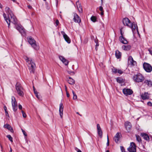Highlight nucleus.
<instances>
[{
    "label": "nucleus",
    "instance_id": "45",
    "mask_svg": "<svg viewBox=\"0 0 152 152\" xmlns=\"http://www.w3.org/2000/svg\"><path fill=\"white\" fill-rule=\"evenodd\" d=\"M118 73L121 74L123 73V72L120 69H118Z\"/></svg>",
    "mask_w": 152,
    "mask_h": 152
},
{
    "label": "nucleus",
    "instance_id": "46",
    "mask_svg": "<svg viewBox=\"0 0 152 152\" xmlns=\"http://www.w3.org/2000/svg\"><path fill=\"white\" fill-rule=\"evenodd\" d=\"M68 73L71 75H73L74 74V73L72 71H68Z\"/></svg>",
    "mask_w": 152,
    "mask_h": 152
},
{
    "label": "nucleus",
    "instance_id": "25",
    "mask_svg": "<svg viewBox=\"0 0 152 152\" xmlns=\"http://www.w3.org/2000/svg\"><path fill=\"white\" fill-rule=\"evenodd\" d=\"M68 83L70 84L73 85L75 83V81L73 79L69 77L68 80Z\"/></svg>",
    "mask_w": 152,
    "mask_h": 152
},
{
    "label": "nucleus",
    "instance_id": "6",
    "mask_svg": "<svg viewBox=\"0 0 152 152\" xmlns=\"http://www.w3.org/2000/svg\"><path fill=\"white\" fill-rule=\"evenodd\" d=\"M11 103L13 110L14 112H15L18 109L17 103L15 98L14 96H12Z\"/></svg>",
    "mask_w": 152,
    "mask_h": 152
},
{
    "label": "nucleus",
    "instance_id": "11",
    "mask_svg": "<svg viewBox=\"0 0 152 152\" xmlns=\"http://www.w3.org/2000/svg\"><path fill=\"white\" fill-rule=\"evenodd\" d=\"M10 16L11 17V19H10V22H11L15 25V26L16 24H18L17 23V19L13 14H11Z\"/></svg>",
    "mask_w": 152,
    "mask_h": 152
},
{
    "label": "nucleus",
    "instance_id": "55",
    "mask_svg": "<svg viewBox=\"0 0 152 152\" xmlns=\"http://www.w3.org/2000/svg\"><path fill=\"white\" fill-rule=\"evenodd\" d=\"M120 33H121V36H123V33H122V28L120 30Z\"/></svg>",
    "mask_w": 152,
    "mask_h": 152
},
{
    "label": "nucleus",
    "instance_id": "10",
    "mask_svg": "<svg viewBox=\"0 0 152 152\" xmlns=\"http://www.w3.org/2000/svg\"><path fill=\"white\" fill-rule=\"evenodd\" d=\"M123 92L125 95L127 96L131 95L133 91L130 89L124 88L123 90Z\"/></svg>",
    "mask_w": 152,
    "mask_h": 152
},
{
    "label": "nucleus",
    "instance_id": "56",
    "mask_svg": "<svg viewBox=\"0 0 152 152\" xmlns=\"http://www.w3.org/2000/svg\"><path fill=\"white\" fill-rule=\"evenodd\" d=\"M100 14H101V15L102 16L103 15H104V11H101V12L100 13Z\"/></svg>",
    "mask_w": 152,
    "mask_h": 152
},
{
    "label": "nucleus",
    "instance_id": "34",
    "mask_svg": "<svg viewBox=\"0 0 152 152\" xmlns=\"http://www.w3.org/2000/svg\"><path fill=\"white\" fill-rule=\"evenodd\" d=\"M136 139H137V141H138V142H140L141 141V138H140V136L138 135H136Z\"/></svg>",
    "mask_w": 152,
    "mask_h": 152
},
{
    "label": "nucleus",
    "instance_id": "52",
    "mask_svg": "<svg viewBox=\"0 0 152 152\" xmlns=\"http://www.w3.org/2000/svg\"><path fill=\"white\" fill-rule=\"evenodd\" d=\"M6 115L8 117H9V114L7 111L5 112Z\"/></svg>",
    "mask_w": 152,
    "mask_h": 152
},
{
    "label": "nucleus",
    "instance_id": "51",
    "mask_svg": "<svg viewBox=\"0 0 152 152\" xmlns=\"http://www.w3.org/2000/svg\"><path fill=\"white\" fill-rule=\"evenodd\" d=\"M59 23V21L58 20H56V26H57L58 25V24Z\"/></svg>",
    "mask_w": 152,
    "mask_h": 152
},
{
    "label": "nucleus",
    "instance_id": "13",
    "mask_svg": "<svg viewBox=\"0 0 152 152\" xmlns=\"http://www.w3.org/2000/svg\"><path fill=\"white\" fill-rule=\"evenodd\" d=\"M61 34L63 35V37L65 40L68 43H70L71 41L69 37L65 34V32L63 31L61 32Z\"/></svg>",
    "mask_w": 152,
    "mask_h": 152
},
{
    "label": "nucleus",
    "instance_id": "21",
    "mask_svg": "<svg viewBox=\"0 0 152 152\" xmlns=\"http://www.w3.org/2000/svg\"><path fill=\"white\" fill-rule=\"evenodd\" d=\"M119 40L123 44H126L128 43V41L123 36H120L119 37Z\"/></svg>",
    "mask_w": 152,
    "mask_h": 152
},
{
    "label": "nucleus",
    "instance_id": "38",
    "mask_svg": "<svg viewBox=\"0 0 152 152\" xmlns=\"http://www.w3.org/2000/svg\"><path fill=\"white\" fill-rule=\"evenodd\" d=\"M77 98V96L75 93L73 94V99L74 100L76 99Z\"/></svg>",
    "mask_w": 152,
    "mask_h": 152
},
{
    "label": "nucleus",
    "instance_id": "16",
    "mask_svg": "<svg viewBox=\"0 0 152 152\" xmlns=\"http://www.w3.org/2000/svg\"><path fill=\"white\" fill-rule=\"evenodd\" d=\"M140 96L142 99L143 100L148 99L149 98V94L147 92H145L144 94H141Z\"/></svg>",
    "mask_w": 152,
    "mask_h": 152
},
{
    "label": "nucleus",
    "instance_id": "32",
    "mask_svg": "<svg viewBox=\"0 0 152 152\" xmlns=\"http://www.w3.org/2000/svg\"><path fill=\"white\" fill-rule=\"evenodd\" d=\"M7 137L9 139V140L12 142H13L12 138L10 135H8Z\"/></svg>",
    "mask_w": 152,
    "mask_h": 152
},
{
    "label": "nucleus",
    "instance_id": "9",
    "mask_svg": "<svg viewBox=\"0 0 152 152\" xmlns=\"http://www.w3.org/2000/svg\"><path fill=\"white\" fill-rule=\"evenodd\" d=\"M136 146L133 142H131L130 146L128 148V150L130 152H135Z\"/></svg>",
    "mask_w": 152,
    "mask_h": 152
},
{
    "label": "nucleus",
    "instance_id": "59",
    "mask_svg": "<svg viewBox=\"0 0 152 152\" xmlns=\"http://www.w3.org/2000/svg\"><path fill=\"white\" fill-rule=\"evenodd\" d=\"M34 94L37 93H38L36 90L34 91Z\"/></svg>",
    "mask_w": 152,
    "mask_h": 152
},
{
    "label": "nucleus",
    "instance_id": "7",
    "mask_svg": "<svg viewBox=\"0 0 152 152\" xmlns=\"http://www.w3.org/2000/svg\"><path fill=\"white\" fill-rule=\"evenodd\" d=\"M15 28L18 30L22 35L25 34V29L20 24H18L15 26Z\"/></svg>",
    "mask_w": 152,
    "mask_h": 152
},
{
    "label": "nucleus",
    "instance_id": "31",
    "mask_svg": "<svg viewBox=\"0 0 152 152\" xmlns=\"http://www.w3.org/2000/svg\"><path fill=\"white\" fill-rule=\"evenodd\" d=\"M116 80L119 83H121L123 82L122 79L121 78L118 77L117 78Z\"/></svg>",
    "mask_w": 152,
    "mask_h": 152
},
{
    "label": "nucleus",
    "instance_id": "39",
    "mask_svg": "<svg viewBox=\"0 0 152 152\" xmlns=\"http://www.w3.org/2000/svg\"><path fill=\"white\" fill-rule=\"evenodd\" d=\"M120 148L122 152H126L125 151V150L124 147L123 146H120Z\"/></svg>",
    "mask_w": 152,
    "mask_h": 152
},
{
    "label": "nucleus",
    "instance_id": "29",
    "mask_svg": "<svg viewBox=\"0 0 152 152\" xmlns=\"http://www.w3.org/2000/svg\"><path fill=\"white\" fill-rule=\"evenodd\" d=\"M99 136L102 138V129L97 130Z\"/></svg>",
    "mask_w": 152,
    "mask_h": 152
},
{
    "label": "nucleus",
    "instance_id": "54",
    "mask_svg": "<svg viewBox=\"0 0 152 152\" xmlns=\"http://www.w3.org/2000/svg\"><path fill=\"white\" fill-rule=\"evenodd\" d=\"M66 96L67 97H69V93L67 92H66Z\"/></svg>",
    "mask_w": 152,
    "mask_h": 152
},
{
    "label": "nucleus",
    "instance_id": "61",
    "mask_svg": "<svg viewBox=\"0 0 152 152\" xmlns=\"http://www.w3.org/2000/svg\"><path fill=\"white\" fill-rule=\"evenodd\" d=\"M10 152H12V148L10 147Z\"/></svg>",
    "mask_w": 152,
    "mask_h": 152
},
{
    "label": "nucleus",
    "instance_id": "2",
    "mask_svg": "<svg viewBox=\"0 0 152 152\" xmlns=\"http://www.w3.org/2000/svg\"><path fill=\"white\" fill-rule=\"evenodd\" d=\"M122 22L124 26H127L130 28L132 30L133 34H135L136 25L135 24H133L131 22L130 20L128 18H124L122 20Z\"/></svg>",
    "mask_w": 152,
    "mask_h": 152
},
{
    "label": "nucleus",
    "instance_id": "30",
    "mask_svg": "<svg viewBox=\"0 0 152 152\" xmlns=\"http://www.w3.org/2000/svg\"><path fill=\"white\" fill-rule=\"evenodd\" d=\"M91 20L93 22H95L96 21V17L94 16H92L91 18Z\"/></svg>",
    "mask_w": 152,
    "mask_h": 152
},
{
    "label": "nucleus",
    "instance_id": "57",
    "mask_svg": "<svg viewBox=\"0 0 152 152\" xmlns=\"http://www.w3.org/2000/svg\"><path fill=\"white\" fill-rule=\"evenodd\" d=\"M28 8H29V9H31L32 8V7L30 6V5H28Z\"/></svg>",
    "mask_w": 152,
    "mask_h": 152
},
{
    "label": "nucleus",
    "instance_id": "28",
    "mask_svg": "<svg viewBox=\"0 0 152 152\" xmlns=\"http://www.w3.org/2000/svg\"><path fill=\"white\" fill-rule=\"evenodd\" d=\"M123 49L125 50H129L131 48V46L129 45L126 46L123 45L122 47Z\"/></svg>",
    "mask_w": 152,
    "mask_h": 152
},
{
    "label": "nucleus",
    "instance_id": "5",
    "mask_svg": "<svg viewBox=\"0 0 152 152\" xmlns=\"http://www.w3.org/2000/svg\"><path fill=\"white\" fill-rule=\"evenodd\" d=\"M28 41L29 43L34 49L37 50L39 49V46L37 44L34 39L31 37H30L28 38Z\"/></svg>",
    "mask_w": 152,
    "mask_h": 152
},
{
    "label": "nucleus",
    "instance_id": "20",
    "mask_svg": "<svg viewBox=\"0 0 152 152\" xmlns=\"http://www.w3.org/2000/svg\"><path fill=\"white\" fill-rule=\"evenodd\" d=\"M120 138V135L119 133H117L113 138L115 142L118 143Z\"/></svg>",
    "mask_w": 152,
    "mask_h": 152
},
{
    "label": "nucleus",
    "instance_id": "19",
    "mask_svg": "<svg viewBox=\"0 0 152 152\" xmlns=\"http://www.w3.org/2000/svg\"><path fill=\"white\" fill-rule=\"evenodd\" d=\"M3 16L5 20L8 24V27L9 28L10 24V20L9 18L8 17H8L6 15L5 13L3 14Z\"/></svg>",
    "mask_w": 152,
    "mask_h": 152
},
{
    "label": "nucleus",
    "instance_id": "41",
    "mask_svg": "<svg viewBox=\"0 0 152 152\" xmlns=\"http://www.w3.org/2000/svg\"><path fill=\"white\" fill-rule=\"evenodd\" d=\"M97 130H99L101 129L100 126L99 125V124H97Z\"/></svg>",
    "mask_w": 152,
    "mask_h": 152
},
{
    "label": "nucleus",
    "instance_id": "8",
    "mask_svg": "<svg viewBox=\"0 0 152 152\" xmlns=\"http://www.w3.org/2000/svg\"><path fill=\"white\" fill-rule=\"evenodd\" d=\"M143 67L145 71L147 72H150L152 70V66L148 63L145 62L144 63Z\"/></svg>",
    "mask_w": 152,
    "mask_h": 152
},
{
    "label": "nucleus",
    "instance_id": "14",
    "mask_svg": "<svg viewBox=\"0 0 152 152\" xmlns=\"http://www.w3.org/2000/svg\"><path fill=\"white\" fill-rule=\"evenodd\" d=\"M128 63L132 66H134L136 64V62L134 60L132 57L130 56L128 58Z\"/></svg>",
    "mask_w": 152,
    "mask_h": 152
},
{
    "label": "nucleus",
    "instance_id": "62",
    "mask_svg": "<svg viewBox=\"0 0 152 152\" xmlns=\"http://www.w3.org/2000/svg\"><path fill=\"white\" fill-rule=\"evenodd\" d=\"M77 152H82V151L78 149L77 151Z\"/></svg>",
    "mask_w": 152,
    "mask_h": 152
},
{
    "label": "nucleus",
    "instance_id": "4",
    "mask_svg": "<svg viewBox=\"0 0 152 152\" xmlns=\"http://www.w3.org/2000/svg\"><path fill=\"white\" fill-rule=\"evenodd\" d=\"M15 88L17 93L19 96H23L24 95L23 89L20 83L18 82L17 83Z\"/></svg>",
    "mask_w": 152,
    "mask_h": 152
},
{
    "label": "nucleus",
    "instance_id": "18",
    "mask_svg": "<svg viewBox=\"0 0 152 152\" xmlns=\"http://www.w3.org/2000/svg\"><path fill=\"white\" fill-rule=\"evenodd\" d=\"M59 58L66 65H67L68 64L69 62V61L65 59L64 57L62 56H59Z\"/></svg>",
    "mask_w": 152,
    "mask_h": 152
},
{
    "label": "nucleus",
    "instance_id": "26",
    "mask_svg": "<svg viewBox=\"0 0 152 152\" xmlns=\"http://www.w3.org/2000/svg\"><path fill=\"white\" fill-rule=\"evenodd\" d=\"M142 136L143 137V138L146 140H149V137L146 134L143 133L142 134Z\"/></svg>",
    "mask_w": 152,
    "mask_h": 152
},
{
    "label": "nucleus",
    "instance_id": "1",
    "mask_svg": "<svg viewBox=\"0 0 152 152\" xmlns=\"http://www.w3.org/2000/svg\"><path fill=\"white\" fill-rule=\"evenodd\" d=\"M24 58L28 63L29 69L30 70V72L34 73L36 65L33 61L31 58H28L26 56H24Z\"/></svg>",
    "mask_w": 152,
    "mask_h": 152
},
{
    "label": "nucleus",
    "instance_id": "12",
    "mask_svg": "<svg viewBox=\"0 0 152 152\" xmlns=\"http://www.w3.org/2000/svg\"><path fill=\"white\" fill-rule=\"evenodd\" d=\"M125 127L126 130L129 132L130 131L132 127V124L129 121H126L125 123Z\"/></svg>",
    "mask_w": 152,
    "mask_h": 152
},
{
    "label": "nucleus",
    "instance_id": "63",
    "mask_svg": "<svg viewBox=\"0 0 152 152\" xmlns=\"http://www.w3.org/2000/svg\"><path fill=\"white\" fill-rule=\"evenodd\" d=\"M136 30H137V31L138 33L139 34V32L138 31V29L137 27Z\"/></svg>",
    "mask_w": 152,
    "mask_h": 152
},
{
    "label": "nucleus",
    "instance_id": "44",
    "mask_svg": "<svg viewBox=\"0 0 152 152\" xmlns=\"http://www.w3.org/2000/svg\"><path fill=\"white\" fill-rule=\"evenodd\" d=\"M21 130L24 135L25 136H27V134H26V133L25 132V131L22 129H21Z\"/></svg>",
    "mask_w": 152,
    "mask_h": 152
},
{
    "label": "nucleus",
    "instance_id": "27",
    "mask_svg": "<svg viewBox=\"0 0 152 152\" xmlns=\"http://www.w3.org/2000/svg\"><path fill=\"white\" fill-rule=\"evenodd\" d=\"M5 10L6 12L8 13V15H10L11 14H13L11 11L10 10L9 8L8 7H6Z\"/></svg>",
    "mask_w": 152,
    "mask_h": 152
},
{
    "label": "nucleus",
    "instance_id": "36",
    "mask_svg": "<svg viewBox=\"0 0 152 152\" xmlns=\"http://www.w3.org/2000/svg\"><path fill=\"white\" fill-rule=\"evenodd\" d=\"M112 71L115 73H116L118 72V69L115 68H113L112 69Z\"/></svg>",
    "mask_w": 152,
    "mask_h": 152
},
{
    "label": "nucleus",
    "instance_id": "15",
    "mask_svg": "<svg viewBox=\"0 0 152 152\" xmlns=\"http://www.w3.org/2000/svg\"><path fill=\"white\" fill-rule=\"evenodd\" d=\"M74 21L76 23H80L81 22V20L78 15L76 13H74Z\"/></svg>",
    "mask_w": 152,
    "mask_h": 152
},
{
    "label": "nucleus",
    "instance_id": "43",
    "mask_svg": "<svg viewBox=\"0 0 152 152\" xmlns=\"http://www.w3.org/2000/svg\"><path fill=\"white\" fill-rule=\"evenodd\" d=\"M109 139L108 138V135H107V146H109Z\"/></svg>",
    "mask_w": 152,
    "mask_h": 152
},
{
    "label": "nucleus",
    "instance_id": "35",
    "mask_svg": "<svg viewBox=\"0 0 152 152\" xmlns=\"http://www.w3.org/2000/svg\"><path fill=\"white\" fill-rule=\"evenodd\" d=\"M95 43H96V47L95 49L96 50H97V47H98L99 45V44L98 42V40H95Z\"/></svg>",
    "mask_w": 152,
    "mask_h": 152
},
{
    "label": "nucleus",
    "instance_id": "50",
    "mask_svg": "<svg viewBox=\"0 0 152 152\" xmlns=\"http://www.w3.org/2000/svg\"><path fill=\"white\" fill-rule=\"evenodd\" d=\"M18 108L20 110H21L22 109V105L21 104H19L18 105Z\"/></svg>",
    "mask_w": 152,
    "mask_h": 152
},
{
    "label": "nucleus",
    "instance_id": "48",
    "mask_svg": "<svg viewBox=\"0 0 152 152\" xmlns=\"http://www.w3.org/2000/svg\"><path fill=\"white\" fill-rule=\"evenodd\" d=\"M78 10L80 12H82L83 11L82 7H81L79 9H78Z\"/></svg>",
    "mask_w": 152,
    "mask_h": 152
},
{
    "label": "nucleus",
    "instance_id": "49",
    "mask_svg": "<svg viewBox=\"0 0 152 152\" xmlns=\"http://www.w3.org/2000/svg\"><path fill=\"white\" fill-rule=\"evenodd\" d=\"M99 10L101 11H103V7L101 6H100L99 7Z\"/></svg>",
    "mask_w": 152,
    "mask_h": 152
},
{
    "label": "nucleus",
    "instance_id": "60",
    "mask_svg": "<svg viewBox=\"0 0 152 152\" xmlns=\"http://www.w3.org/2000/svg\"><path fill=\"white\" fill-rule=\"evenodd\" d=\"M34 94L37 93H38L36 90L34 91Z\"/></svg>",
    "mask_w": 152,
    "mask_h": 152
},
{
    "label": "nucleus",
    "instance_id": "47",
    "mask_svg": "<svg viewBox=\"0 0 152 152\" xmlns=\"http://www.w3.org/2000/svg\"><path fill=\"white\" fill-rule=\"evenodd\" d=\"M147 104L148 106H152V103L150 102H148L147 103Z\"/></svg>",
    "mask_w": 152,
    "mask_h": 152
},
{
    "label": "nucleus",
    "instance_id": "37",
    "mask_svg": "<svg viewBox=\"0 0 152 152\" xmlns=\"http://www.w3.org/2000/svg\"><path fill=\"white\" fill-rule=\"evenodd\" d=\"M21 112L23 115V117L24 118H25L26 117V113L24 112V111L23 110L21 111Z\"/></svg>",
    "mask_w": 152,
    "mask_h": 152
},
{
    "label": "nucleus",
    "instance_id": "64",
    "mask_svg": "<svg viewBox=\"0 0 152 152\" xmlns=\"http://www.w3.org/2000/svg\"><path fill=\"white\" fill-rule=\"evenodd\" d=\"M72 92L73 94H75V92H74V91L73 90H72Z\"/></svg>",
    "mask_w": 152,
    "mask_h": 152
},
{
    "label": "nucleus",
    "instance_id": "40",
    "mask_svg": "<svg viewBox=\"0 0 152 152\" xmlns=\"http://www.w3.org/2000/svg\"><path fill=\"white\" fill-rule=\"evenodd\" d=\"M38 93H37L35 94L36 96V97L39 99H41V96H39L38 94Z\"/></svg>",
    "mask_w": 152,
    "mask_h": 152
},
{
    "label": "nucleus",
    "instance_id": "3",
    "mask_svg": "<svg viewBox=\"0 0 152 152\" xmlns=\"http://www.w3.org/2000/svg\"><path fill=\"white\" fill-rule=\"evenodd\" d=\"M133 80L136 82H142L145 79L144 76L140 73H138L134 75L133 77Z\"/></svg>",
    "mask_w": 152,
    "mask_h": 152
},
{
    "label": "nucleus",
    "instance_id": "53",
    "mask_svg": "<svg viewBox=\"0 0 152 152\" xmlns=\"http://www.w3.org/2000/svg\"><path fill=\"white\" fill-rule=\"evenodd\" d=\"M4 109L5 110V112L7 111V107L5 106H4Z\"/></svg>",
    "mask_w": 152,
    "mask_h": 152
},
{
    "label": "nucleus",
    "instance_id": "42",
    "mask_svg": "<svg viewBox=\"0 0 152 152\" xmlns=\"http://www.w3.org/2000/svg\"><path fill=\"white\" fill-rule=\"evenodd\" d=\"M97 130H99L101 129L100 126L99 125V124H97Z\"/></svg>",
    "mask_w": 152,
    "mask_h": 152
},
{
    "label": "nucleus",
    "instance_id": "58",
    "mask_svg": "<svg viewBox=\"0 0 152 152\" xmlns=\"http://www.w3.org/2000/svg\"><path fill=\"white\" fill-rule=\"evenodd\" d=\"M64 87L65 88V91H66V92L67 91V87L66 85H65Z\"/></svg>",
    "mask_w": 152,
    "mask_h": 152
},
{
    "label": "nucleus",
    "instance_id": "33",
    "mask_svg": "<svg viewBox=\"0 0 152 152\" xmlns=\"http://www.w3.org/2000/svg\"><path fill=\"white\" fill-rule=\"evenodd\" d=\"M76 5L77 9H79L82 7L81 4L79 3L78 1H77L76 2Z\"/></svg>",
    "mask_w": 152,
    "mask_h": 152
},
{
    "label": "nucleus",
    "instance_id": "24",
    "mask_svg": "<svg viewBox=\"0 0 152 152\" xmlns=\"http://www.w3.org/2000/svg\"><path fill=\"white\" fill-rule=\"evenodd\" d=\"M144 83L147 84L148 86H152V82L150 80H145Z\"/></svg>",
    "mask_w": 152,
    "mask_h": 152
},
{
    "label": "nucleus",
    "instance_id": "22",
    "mask_svg": "<svg viewBox=\"0 0 152 152\" xmlns=\"http://www.w3.org/2000/svg\"><path fill=\"white\" fill-rule=\"evenodd\" d=\"M4 127L10 130L11 132L13 133L14 132L12 128L9 124H6L4 125Z\"/></svg>",
    "mask_w": 152,
    "mask_h": 152
},
{
    "label": "nucleus",
    "instance_id": "17",
    "mask_svg": "<svg viewBox=\"0 0 152 152\" xmlns=\"http://www.w3.org/2000/svg\"><path fill=\"white\" fill-rule=\"evenodd\" d=\"M63 108L64 107L63 104L62 103H60L59 106V112L61 118H62L63 117Z\"/></svg>",
    "mask_w": 152,
    "mask_h": 152
},
{
    "label": "nucleus",
    "instance_id": "23",
    "mask_svg": "<svg viewBox=\"0 0 152 152\" xmlns=\"http://www.w3.org/2000/svg\"><path fill=\"white\" fill-rule=\"evenodd\" d=\"M115 56L117 58H120L121 57V53L120 52H119L118 50H116L115 51Z\"/></svg>",
    "mask_w": 152,
    "mask_h": 152
}]
</instances>
